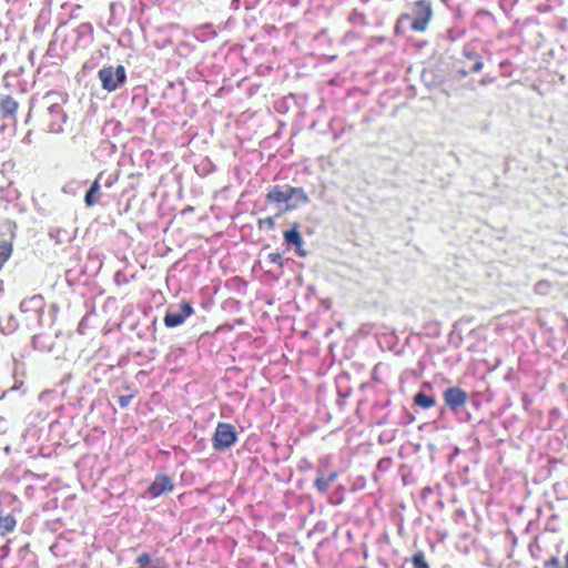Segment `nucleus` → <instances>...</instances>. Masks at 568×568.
Returning a JSON list of instances; mask_svg holds the SVG:
<instances>
[{
	"mask_svg": "<svg viewBox=\"0 0 568 568\" xmlns=\"http://www.w3.org/2000/svg\"><path fill=\"white\" fill-rule=\"evenodd\" d=\"M433 16L432 2L429 0H419L414 3L412 12L403 13L397 19L395 26V36H403L408 31L424 32Z\"/></svg>",
	"mask_w": 568,
	"mask_h": 568,
	"instance_id": "f257e3e1",
	"label": "nucleus"
},
{
	"mask_svg": "<svg viewBox=\"0 0 568 568\" xmlns=\"http://www.w3.org/2000/svg\"><path fill=\"white\" fill-rule=\"evenodd\" d=\"M265 200L267 203L275 205L285 203V210H294L310 202V197L303 187L287 186L286 190H283L280 185H273L265 194Z\"/></svg>",
	"mask_w": 568,
	"mask_h": 568,
	"instance_id": "f03ea898",
	"label": "nucleus"
},
{
	"mask_svg": "<svg viewBox=\"0 0 568 568\" xmlns=\"http://www.w3.org/2000/svg\"><path fill=\"white\" fill-rule=\"evenodd\" d=\"M99 79L101 80L102 88L108 92L115 91L126 80L125 69L123 65L103 67L99 71Z\"/></svg>",
	"mask_w": 568,
	"mask_h": 568,
	"instance_id": "7ed1b4c3",
	"label": "nucleus"
},
{
	"mask_svg": "<svg viewBox=\"0 0 568 568\" xmlns=\"http://www.w3.org/2000/svg\"><path fill=\"white\" fill-rule=\"evenodd\" d=\"M237 434L235 427L229 423H219L212 437L215 450H224L235 444Z\"/></svg>",
	"mask_w": 568,
	"mask_h": 568,
	"instance_id": "20e7f679",
	"label": "nucleus"
},
{
	"mask_svg": "<svg viewBox=\"0 0 568 568\" xmlns=\"http://www.w3.org/2000/svg\"><path fill=\"white\" fill-rule=\"evenodd\" d=\"M44 121L47 122V129L50 132L59 133L63 131V124L67 121V115L59 102L50 103L44 114Z\"/></svg>",
	"mask_w": 568,
	"mask_h": 568,
	"instance_id": "39448f33",
	"label": "nucleus"
},
{
	"mask_svg": "<svg viewBox=\"0 0 568 568\" xmlns=\"http://www.w3.org/2000/svg\"><path fill=\"white\" fill-rule=\"evenodd\" d=\"M300 229V223H292L291 229L283 232V240L285 244L294 246L295 253L298 256L305 257L307 255V251L304 248V241Z\"/></svg>",
	"mask_w": 568,
	"mask_h": 568,
	"instance_id": "423d86ee",
	"label": "nucleus"
},
{
	"mask_svg": "<svg viewBox=\"0 0 568 568\" xmlns=\"http://www.w3.org/2000/svg\"><path fill=\"white\" fill-rule=\"evenodd\" d=\"M444 400L452 412L457 413L466 405L468 394L460 387H449L444 392Z\"/></svg>",
	"mask_w": 568,
	"mask_h": 568,
	"instance_id": "0eeeda50",
	"label": "nucleus"
},
{
	"mask_svg": "<svg viewBox=\"0 0 568 568\" xmlns=\"http://www.w3.org/2000/svg\"><path fill=\"white\" fill-rule=\"evenodd\" d=\"M174 489V483L164 474L156 475L154 480L149 485L146 494L151 498H158L163 494H169Z\"/></svg>",
	"mask_w": 568,
	"mask_h": 568,
	"instance_id": "6e6552de",
	"label": "nucleus"
},
{
	"mask_svg": "<svg viewBox=\"0 0 568 568\" xmlns=\"http://www.w3.org/2000/svg\"><path fill=\"white\" fill-rule=\"evenodd\" d=\"M182 313H166L164 316V325L166 327H176L184 323V321L191 316L194 312L192 305L189 302L181 303Z\"/></svg>",
	"mask_w": 568,
	"mask_h": 568,
	"instance_id": "1a4fd4ad",
	"label": "nucleus"
},
{
	"mask_svg": "<svg viewBox=\"0 0 568 568\" xmlns=\"http://www.w3.org/2000/svg\"><path fill=\"white\" fill-rule=\"evenodd\" d=\"M19 103L9 94H0V118L13 119L18 112Z\"/></svg>",
	"mask_w": 568,
	"mask_h": 568,
	"instance_id": "9d476101",
	"label": "nucleus"
},
{
	"mask_svg": "<svg viewBox=\"0 0 568 568\" xmlns=\"http://www.w3.org/2000/svg\"><path fill=\"white\" fill-rule=\"evenodd\" d=\"M124 13V7L122 3L111 2L109 4V13L106 18V27L104 28V31L106 33H113V27L119 24V16L122 17Z\"/></svg>",
	"mask_w": 568,
	"mask_h": 568,
	"instance_id": "9b49d317",
	"label": "nucleus"
},
{
	"mask_svg": "<svg viewBox=\"0 0 568 568\" xmlns=\"http://www.w3.org/2000/svg\"><path fill=\"white\" fill-rule=\"evenodd\" d=\"M102 176V172H100L97 179L92 182L90 189L88 190L84 196V203L88 207L95 205L99 202L100 197V184L99 181Z\"/></svg>",
	"mask_w": 568,
	"mask_h": 568,
	"instance_id": "f8f14e48",
	"label": "nucleus"
},
{
	"mask_svg": "<svg viewBox=\"0 0 568 568\" xmlns=\"http://www.w3.org/2000/svg\"><path fill=\"white\" fill-rule=\"evenodd\" d=\"M17 526V520L13 515L4 514L0 510V536L12 532Z\"/></svg>",
	"mask_w": 568,
	"mask_h": 568,
	"instance_id": "ddd939ff",
	"label": "nucleus"
},
{
	"mask_svg": "<svg viewBox=\"0 0 568 568\" xmlns=\"http://www.w3.org/2000/svg\"><path fill=\"white\" fill-rule=\"evenodd\" d=\"M464 55L468 60H473L474 63L468 68V70H458V73H460L463 77L467 75L469 72H479L483 69L481 58L476 52L465 50Z\"/></svg>",
	"mask_w": 568,
	"mask_h": 568,
	"instance_id": "4468645a",
	"label": "nucleus"
},
{
	"mask_svg": "<svg viewBox=\"0 0 568 568\" xmlns=\"http://www.w3.org/2000/svg\"><path fill=\"white\" fill-rule=\"evenodd\" d=\"M336 478H337L336 471L331 473L327 477L321 475V476L316 477V479L314 481V486L316 487V489L318 491L325 494V493H327L329 485L333 481H335Z\"/></svg>",
	"mask_w": 568,
	"mask_h": 568,
	"instance_id": "2eb2a0df",
	"label": "nucleus"
},
{
	"mask_svg": "<svg viewBox=\"0 0 568 568\" xmlns=\"http://www.w3.org/2000/svg\"><path fill=\"white\" fill-rule=\"evenodd\" d=\"M13 252L12 241H1L0 242V271L3 268L4 264L9 261Z\"/></svg>",
	"mask_w": 568,
	"mask_h": 568,
	"instance_id": "dca6fc26",
	"label": "nucleus"
},
{
	"mask_svg": "<svg viewBox=\"0 0 568 568\" xmlns=\"http://www.w3.org/2000/svg\"><path fill=\"white\" fill-rule=\"evenodd\" d=\"M235 19L230 17L223 27H217V29L213 28V24L206 23L199 28V30L210 29V36H217L219 31H233V26L235 24Z\"/></svg>",
	"mask_w": 568,
	"mask_h": 568,
	"instance_id": "f3484780",
	"label": "nucleus"
},
{
	"mask_svg": "<svg viewBox=\"0 0 568 568\" xmlns=\"http://www.w3.org/2000/svg\"><path fill=\"white\" fill-rule=\"evenodd\" d=\"M414 403L424 409H428L436 404V400L433 396L419 392L415 395Z\"/></svg>",
	"mask_w": 568,
	"mask_h": 568,
	"instance_id": "a211bd4d",
	"label": "nucleus"
},
{
	"mask_svg": "<svg viewBox=\"0 0 568 568\" xmlns=\"http://www.w3.org/2000/svg\"><path fill=\"white\" fill-rule=\"evenodd\" d=\"M414 568H430L426 556L422 550L416 551L409 559Z\"/></svg>",
	"mask_w": 568,
	"mask_h": 568,
	"instance_id": "6ab92c4d",
	"label": "nucleus"
},
{
	"mask_svg": "<svg viewBox=\"0 0 568 568\" xmlns=\"http://www.w3.org/2000/svg\"><path fill=\"white\" fill-rule=\"evenodd\" d=\"M544 568H562L560 559L557 556H551L542 564ZM564 568H568V552L564 556Z\"/></svg>",
	"mask_w": 568,
	"mask_h": 568,
	"instance_id": "aec40b11",
	"label": "nucleus"
},
{
	"mask_svg": "<svg viewBox=\"0 0 568 568\" xmlns=\"http://www.w3.org/2000/svg\"><path fill=\"white\" fill-rule=\"evenodd\" d=\"M151 561L152 559L149 552H142L135 559V562L139 568H165L160 566H151Z\"/></svg>",
	"mask_w": 568,
	"mask_h": 568,
	"instance_id": "412c9836",
	"label": "nucleus"
},
{
	"mask_svg": "<svg viewBox=\"0 0 568 568\" xmlns=\"http://www.w3.org/2000/svg\"><path fill=\"white\" fill-rule=\"evenodd\" d=\"M257 226L260 230L266 229L268 231H273L275 229V219L273 216L258 219Z\"/></svg>",
	"mask_w": 568,
	"mask_h": 568,
	"instance_id": "4be33fe9",
	"label": "nucleus"
},
{
	"mask_svg": "<svg viewBox=\"0 0 568 568\" xmlns=\"http://www.w3.org/2000/svg\"><path fill=\"white\" fill-rule=\"evenodd\" d=\"M267 261L277 267L282 268L284 266V258L282 253L280 252H272L267 255Z\"/></svg>",
	"mask_w": 568,
	"mask_h": 568,
	"instance_id": "5701e85b",
	"label": "nucleus"
},
{
	"mask_svg": "<svg viewBox=\"0 0 568 568\" xmlns=\"http://www.w3.org/2000/svg\"><path fill=\"white\" fill-rule=\"evenodd\" d=\"M92 33V27L89 23H83L79 27L78 36L83 37Z\"/></svg>",
	"mask_w": 568,
	"mask_h": 568,
	"instance_id": "b1692460",
	"label": "nucleus"
},
{
	"mask_svg": "<svg viewBox=\"0 0 568 568\" xmlns=\"http://www.w3.org/2000/svg\"><path fill=\"white\" fill-rule=\"evenodd\" d=\"M132 397H133L132 395H122V396H119L118 402H119L120 406L122 408H124L131 403Z\"/></svg>",
	"mask_w": 568,
	"mask_h": 568,
	"instance_id": "393cba45",
	"label": "nucleus"
},
{
	"mask_svg": "<svg viewBox=\"0 0 568 568\" xmlns=\"http://www.w3.org/2000/svg\"><path fill=\"white\" fill-rule=\"evenodd\" d=\"M260 0H243V6L246 10L254 8Z\"/></svg>",
	"mask_w": 568,
	"mask_h": 568,
	"instance_id": "a878e982",
	"label": "nucleus"
},
{
	"mask_svg": "<svg viewBox=\"0 0 568 568\" xmlns=\"http://www.w3.org/2000/svg\"><path fill=\"white\" fill-rule=\"evenodd\" d=\"M243 6V0H232L231 1V9L236 11Z\"/></svg>",
	"mask_w": 568,
	"mask_h": 568,
	"instance_id": "bb28decb",
	"label": "nucleus"
},
{
	"mask_svg": "<svg viewBox=\"0 0 568 568\" xmlns=\"http://www.w3.org/2000/svg\"><path fill=\"white\" fill-rule=\"evenodd\" d=\"M141 2L144 4L160 6V4H163L164 2H166V0H141Z\"/></svg>",
	"mask_w": 568,
	"mask_h": 568,
	"instance_id": "cd10ccee",
	"label": "nucleus"
},
{
	"mask_svg": "<svg viewBox=\"0 0 568 568\" xmlns=\"http://www.w3.org/2000/svg\"><path fill=\"white\" fill-rule=\"evenodd\" d=\"M476 19H481V20L490 21L491 20V16L488 12H478L476 14Z\"/></svg>",
	"mask_w": 568,
	"mask_h": 568,
	"instance_id": "c85d7f7f",
	"label": "nucleus"
},
{
	"mask_svg": "<svg viewBox=\"0 0 568 568\" xmlns=\"http://www.w3.org/2000/svg\"><path fill=\"white\" fill-rule=\"evenodd\" d=\"M286 1L291 7H298L301 4V0H286Z\"/></svg>",
	"mask_w": 568,
	"mask_h": 568,
	"instance_id": "c756f323",
	"label": "nucleus"
},
{
	"mask_svg": "<svg viewBox=\"0 0 568 568\" xmlns=\"http://www.w3.org/2000/svg\"><path fill=\"white\" fill-rule=\"evenodd\" d=\"M116 180H118V178H115V179H113V180H108V181L105 182V186H106V187H111V186L114 184V182H115Z\"/></svg>",
	"mask_w": 568,
	"mask_h": 568,
	"instance_id": "7c9ffc66",
	"label": "nucleus"
},
{
	"mask_svg": "<svg viewBox=\"0 0 568 568\" xmlns=\"http://www.w3.org/2000/svg\"><path fill=\"white\" fill-rule=\"evenodd\" d=\"M131 31L129 29H124L120 36H123V37H126V36H131Z\"/></svg>",
	"mask_w": 568,
	"mask_h": 568,
	"instance_id": "2f4dec72",
	"label": "nucleus"
},
{
	"mask_svg": "<svg viewBox=\"0 0 568 568\" xmlns=\"http://www.w3.org/2000/svg\"><path fill=\"white\" fill-rule=\"evenodd\" d=\"M34 31H36V32L41 31V27H39V24H38V23H37V24H36V27H34Z\"/></svg>",
	"mask_w": 568,
	"mask_h": 568,
	"instance_id": "473e14b6",
	"label": "nucleus"
},
{
	"mask_svg": "<svg viewBox=\"0 0 568 568\" xmlns=\"http://www.w3.org/2000/svg\"><path fill=\"white\" fill-rule=\"evenodd\" d=\"M282 212H283V211H280L278 213H276L275 217L281 216Z\"/></svg>",
	"mask_w": 568,
	"mask_h": 568,
	"instance_id": "72a5a7b5",
	"label": "nucleus"
},
{
	"mask_svg": "<svg viewBox=\"0 0 568 568\" xmlns=\"http://www.w3.org/2000/svg\"><path fill=\"white\" fill-rule=\"evenodd\" d=\"M59 29H60V27L55 28V30H54V34H57V33H58Z\"/></svg>",
	"mask_w": 568,
	"mask_h": 568,
	"instance_id": "f704fd0d",
	"label": "nucleus"
},
{
	"mask_svg": "<svg viewBox=\"0 0 568 568\" xmlns=\"http://www.w3.org/2000/svg\"><path fill=\"white\" fill-rule=\"evenodd\" d=\"M363 2H367L368 0H362Z\"/></svg>",
	"mask_w": 568,
	"mask_h": 568,
	"instance_id": "c9c22d12",
	"label": "nucleus"
}]
</instances>
